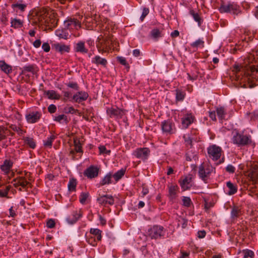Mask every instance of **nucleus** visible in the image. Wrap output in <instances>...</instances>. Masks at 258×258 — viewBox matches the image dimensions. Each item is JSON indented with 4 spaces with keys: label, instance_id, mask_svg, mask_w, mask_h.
Returning a JSON list of instances; mask_svg holds the SVG:
<instances>
[{
    "label": "nucleus",
    "instance_id": "52",
    "mask_svg": "<svg viewBox=\"0 0 258 258\" xmlns=\"http://www.w3.org/2000/svg\"><path fill=\"white\" fill-rule=\"evenodd\" d=\"M47 227L49 228H52L55 225V222L54 220L51 219L47 221L46 223Z\"/></svg>",
    "mask_w": 258,
    "mask_h": 258
},
{
    "label": "nucleus",
    "instance_id": "1",
    "mask_svg": "<svg viewBox=\"0 0 258 258\" xmlns=\"http://www.w3.org/2000/svg\"><path fill=\"white\" fill-rule=\"evenodd\" d=\"M235 72V77L241 87L244 88H252L258 84V70L254 67H250V69L246 73L243 69L238 66H235L234 70Z\"/></svg>",
    "mask_w": 258,
    "mask_h": 258
},
{
    "label": "nucleus",
    "instance_id": "62",
    "mask_svg": "<svg viewBox=\"0 0 258 258\" xmlns=\"http://www.w3.org/2000/svg\"><path fill=\"white\" fill-rule=\"evenodd\" d=\"M41 41L40 39H37L36 40H35L34 42H33V46L35 47V48H38L41 45Z\"/></svg>",
    "mask_w": 258,
    "mask_h": 258
},
{
    "label": "nucleus",
    "instance_id": "54",
    "mask_svg": "<svg viewBox=\"0 0 258 258\" xmlns=\"http://www.w3.org/2000/svg\"><path fill=\"white\" fill-rule=\"evenodd\" d=\"M117 60L119 62V63L123 66L128 65L126 62V59L124 57L122 56H118L117 57Z\"/></svg>",
    "mask_w": 258,
    "mask_h": 258
},
{
    "label": "nucleus",
    "instance_id": "31",
    "mask_svg": "<svg viewBox=\"0 0 258 258\" xmlns=\"http://www.w3.org/2000/svg\"><path fill=\"white\" fill-rule=\"evenodd\" d=\"M226 185L229 189L228 192L229 195H233L237 192V188L232 182L228 181L227 182Z\"/></svg>",
    "mask_w": 258,
    "mask_h": 258
},
{
    "label": "nucleus",
    "instance_id": "63",
    "mask_svg": "<svg viewBox=\"0 0 258 258\" xmlns=\"http://www.w3.org/2000/svg\"><path fill=\"white\" fill-rule=\"evenodd\" d=\"M65 110L67 113H74L76 112V110L72 106L69 107Z\"/></svg>",
    "mask_w": 258,
    "mask_h": 258
},
{
    "label": "nucleus",
    "instance_id": "34",
    "mask_svg": "<svg viewBox=\"0 0 258 258\" xmlns=\"http://www.w3.org/2000/svg\"><path fill=\"white\" fill-rule=\"evenodd\" d=\"M24 142L28 145L30 148L34 149L36 147V144L33 138L26 137L24 138Z\"/></svg>",
    "mask_w": 258,
    "mask_h": 258
},
{
    "label": "nucleus",
    "instance_id": "38",
    "mask_svg": "<svg viewBox=\"0 0 258 258\" xmlns=\"http://www.w3.org/2000/svg\"><path fill=\"white\" fill-rule=\"evenodd\" d=\"M111 174L110 173L107 174L100 183L101 185H104L111 183Z\"/></svg>",
    "mask_w": 258,
    "mask_h": 258
},
{
    "label": "nucleus",
    "instance_id": "13",
    "mask_svg": "<svg viewBox=\"0 0 258 258\" xmlns=\"http://www.w3.org/2000/svg\"><path fill=\"white\" fill-rule=\"evenodd\" d=\"M41 116V113L40 112H31L28 114L26 115V118L28 122L30 123H33L37 122Z\"/></svg>",
    "mask_w": 258,
    "mask_h": 258
},
{
    "label": "nucleus",
    "instance_id": "9",
    "mask_svg": "<svg viewBox=\"0 0 258 258\" xmlns=\"http://www.w3.org/2000/svg\"><path fill=\"white\" fill-rule=\"evenodd\" d=\"M150 151L148 148H140L137 149L133 154L137 158L143 160H146L149 155Z\"/></svg>",
    "mask_w": 258,
    "mask_h": 258
},
{
    "label": "nucleus",
    "instance_id": "39",
    "mask_svg": "<svg viewBox=\"0 0 258 258\" xmlns=\"http://www.w3.org/2000/svg\"><path fill=\"white\" fill-rule=\"evenodd\" d=\"M241 213L240 209L239 207L234 206L231 211V216L233 218L238 217Z\"/></svg>",
    "mask_w": 258,
    "mask_h": 258
},
{
    "label": "nucleus",
    "instance_id": "7",
    "mask_svg": "<svg viewBox=\"0 0 258 258\" xmlns=\"http://www.w3.org/2000/svg\"><path fill=\"white\" fill-rule=\"evenodd\" d=\"M208 153L213 160H217L221 155V149L216 145L210 146L208 149Z\"/></svg>",
    "mask_w": 258,
    "mask_h": 258
},
{
    "label": "nucleus",
    "instance_id": "21",
    "mask_svg": "<svg viewBox=\"0 0 258 258\" xmlns=\"http://www.w3.org/2000/svg\"><path fill=\"white\" fill-rule=\"evenodd\" d=\"M92 62L97 65H101L104 67H106L107 64V61L106 59L101 57L99 55L95 56Z\"/></svg>",
    "mask_w": 258,
    "mask_h": 258
},
{
    "label": "nucleus",
    "instance_id": "61",
    "mask_svg": "<svg viewBox=\"0 0 258 258\" xmlns=\"http://www.w3.org/2000/svg\"><path fill=\"white\" fill-rule=\"evenodd\" d=\"M181 255L178 258H187L188 257L189 253L187 252H184L183 251H181Z\"/></svg>",
    "mask_w": 258,
    "mask_h": 258
},
{
    "label": "nucleus",
    "instance_id": "40",
    "mask_svg": "<svg viewBox=\"0 0 258 258\" xmlns=\"http://www.w3.org/2000/svg\"><path fill=\"white\" fill-rule=\"evenodd\" d=\"M54 120L59 123H61L62 121H64L66 123L69 122L67 116L64 114H61L56 116L54 118Z\"/></svg>",
    "mask_w": 258,
    "mask_h": 258
},
{
    "label": "nucleus",
    "instance_id": "42",
    "mask_svg": "<svg viewBox=\"0 0 258 258\" xmlns=\"http://www.w3.org/2000/svg\"><path fill=\"white\" fill-rule=\"evenodd\" d=\"M151 36L154 38H158L162 37L161 31L159 29H154L151 32Z\"/></svg>",
    "mask_w": 258,
    "mask_h": 258
},
{
    "label": "nucleus",
    "instance_id": "55",
    "mask_svg": "<svg viewBox=\"0 0 258 258\" xmlns=\"http://www.w3.org/2000/svg\"><path fill=\"white\" fill-rule=\"evenodd\" d=\"M67 85L69 87L75 89L76 90H78L79 89V87L76 83L70 82L68 84H67Z\"/></svg>",
    "mask_w": 258,
    "mask_h": 258
},
{
    "label": "nucleus",
    "instance_id": "8",
    "mask_svg": "<svg viewBox=\"0 0 258 258\" xmlns=\"http://www.w3.org/2000/svg\"><path fill=\"white\" fill-rule=\"evenodd\" d=\"M239 7L235 4L232 3L228 4L223 3L219 8L221 13L233 12L236 13L238 10Z\"/></svg>",
    "mask_w": 258,
    "mask_h": 258
},
{
    "label": "nucleus",
    "instance_id": "58",
    "mask_svg": "<svg viewBox=\"0 0 258 258\" xmlns=\"http://www.w3.org/2000/svg\"><path fill=\"white\" fill-rule=\"evenodd\" d=\"M56 34L57 36L61 38H63L65 39H67V35L66 34H64L63 32L60 31V30L56 31Z\"/></svg>",
    "mask_w": 258,
    "mask_h": 258
},
{
    "label": "nucleus",
    "instance_id": "33",
    "mask_svg": "<svg viewBox=\"0 0 258 258\" xmlns=\"http://www.w3.org/2000/svg\"><path fill=\"white\" fill-rule=\"evenodd\" d=\"M55 136L53 135H51L49 137H48L46 141H44V145L46 147L51 148L52 146V144L54 139H55Z\"/></svg>",
    "mask_w": 258,
    "mask_h": 258
},
{
    "label": "nucleus",
    "instance_id": "30",
    "mask_svg": "<svg viewBox=\"0 0 258 258\" xmlns=\"http://www.w3.org/2000/svg\"><path fill=\"white\" fill-rule=\"evenodd\" d=\"M168 187L170 197L172 199L175 198L178 189V186L177 185H171Z\"/></svg>",
    "mask_w": 258,
    "mask_h": 258
},
{
    "label": "nucleus",
    "instance_id": "36",
    "mask_svg": "<svg viewBox=\"0 0 258 258\" xmlns=\"http://www.w3.org/2000/svg\"><path fill=\"white\" fill-rule=\"evenodd\" d=\"M77 185L76 179L72 178L70 179L68 183V188L70 191H75Z\"/></svg>",
    "mask_w": 258,
    "mask_h": 258
},
{
    "label": "nucleus",
    "instance_id": "11",
    "mask_svg": "<svg viewBox=\"0 0 258 258\" xmlns=\"http://www.w3.org/2000/svg\"><path fill=\"white\" fill-rule=\"evenodd\" d=\"M97 201L99 204L104 206L107 204L112 205L114 202L113 197L108 195L99 196L97 198Z\"/></svg>",
    "mask_w": 258,
    "mask_h": 258
},
{
    "label": "nucleus",
    "instance_id": "22",
    "mask_svg": "<svg viewBox=\"0 0 258 258\" xmlns=\"http://www.w3.org/2000/svg\"><path fill=\"white\" fill-rule=\"evenodd\" d=\"M75 51L76 52H81L82 53H86L88 52V49L85 47V42L83 41H79L76 44L75 47Z\"/></svg>",
    "mask_w": 258,
    "mask_h": 258
},
{
    "label": "nucleus",
    "instance_id": "37",
    "mask_svg": "<svg viewBox=\"0 0 258 258\" xmlns=\"http://www.w3.org/2000/svg\"><path fill=\"white\" fill-rule=\"evenodd\" d=\"M125 171V170L121 169L114 174L113 177L114 178L116 181H118L121 178V177L124 175Z\"/></svg>",
    "mask_w": 258,
    "mask_h": 258
},
{
    "label": "nucleus",
    "instance_id": "26",
    "mask_svg": "<svg viewBox=\"0 0 258 258\" xmlns=\"http://www.w3.org/2000/svg\"><path fill=\"white\" fill-rule=\"evenodd\" d=\"M28 184H30V183L26 180L24 177H20L17 179V182L14 183V186L16 187L18 186H21L22 187L25 188Z\"/></svg>",
    "mask_w": 258,
    "mask_h": 258
},
{
    "label": "nucleus",
    "instance_id": "44",
    "mask_svg": "<svg viewBox=\"0 0 258 258\" xmlns=\"http://www.w3.org/2000/svg\"><path fill=\"white\" fill-rule=\"evenodd\" d=\"M87 241L89 244L92 246H96L97 245V239L96 238L91 235L90 236H88L87 238Z\"/></svg>",
    "mask_w": 258,
    "mask_h": 258
},
{
    "label": "nucleus",
    "instance_id": "18",
    "mask_svg": "<svg viewBox=\"0 0 258 258\" xmlns=\"http://www.w3.org/2000/svg\"><path fill=\"white\" fill-rule=\"evenodd\" d=\"M64 24L68 28L73 29L77 27H80L81 24L78 20L75 19H70L64 22Z\"/></svg>",
    "mask_w": 258,
    "mask_h": 258
},
{
    "label": "nucleus",
    "instance_id": "28",
    "mask_svg": "<svg viewBox=\"0 0 258 258\" xmlns=\"http://www.w3.org/2000/svg\"><path fill=\"white\" fill-rule=\"evenodd\" d=\"M90 234L93 235V236L96 237L97 241L101 240V231L98 229L91 228L90 229Z\"/></svg>",
    "mask_w": 258,
    "mask_h": 258
},
{
    "label": "nucleus",
    "instance_id": "43",
    "mask_svg": "<svg viewBox=\"0 0 258 258\" xmlns=\"http://www.w3.org/2000/svg\"><path fill=\"white\" fill-rule=\"evenodd\" d=\"M243 252L244 254L243 258H248V257H250V258H254V254L252 250L249 249H245L243 250Z\"/></svg>",
    "mask_w": 258,
    "mask_h": 258
},
{
    "label": "nucleus",
    "instance_id": "25",
    "mask_svg": "<svg viewBox=\"0 0 258 258\" xmlns=\"http://www.w3.org/2000/svg\"><path fill=\"white\" fill-rule=\"evenodd\" d=\"M22 73L25 74L27 72L32 73L33 74L37 73V68L34 65H29L24 66L22 68Z\"/></svg>",
    "mask_w": 258,
    "mask_h": 258
},
{
    "label": "nucleus",
    "instance_id": "57",
    "mask_svg": "<svg viewBox=\"0 0 258 258\" xmlns=\"http://www.w3.org/2000/svg\"><path fill=\"white\" fill-rule=\"evenodd\" d=\"M42 48L46 52H49L50 49L49 44L47 42L44 43L42 44Z\"/></svg>",
    "mask_w": 258,
    "mask_h": 258
},
{
    "label": "nucleus",
    "instance_id": "5",
    "mask_svg": "<svg viewBox=\"0 0 258 258\" xmlns=\"http://www.w3.org/2000/svg\"><path fill=\"white\" fill-rule=\"evenodd\" d=\"M212 171V166L208 164L203 163L199 167V174L200 177L205 182H206Z\"/></svg>",
    "mask_w": 258,
    "mask_h": 258
},
{
    "label": "nucleus",
    "instance_id": "23",
    "mask_svg": "<svg viewBox=\"0 0 258 258\" xmlns=\"http://www.w3.org/2000/svg\"><path fill=\"white\" fill-rule=\"evenodd\" d=\"M0 68L2 71L7 74L11 73L12 71V67L3 60L0 61Z\"/></svg>",
    "mask_w": 258,
    "mask_h": 258
},
{
    "label": "nucleus",
    "instance_id": "4",
    "mask_svg": "<svg viewBox=\"0 0 258 258\" xmlns=\"http://www.w3.org/2000/svg\"><path fill=\"white\" fill-rule=\"evenodd\" d=\"M111 44V40L109 38L101 39L98 38V40L96 42V47L99 52L103 53L104 52H108L111 49L110 45Z\"/></svg>",
    "mask_w": 258,
    "mask_h": 258
},
{
    "label": "nucleus",
    "instance_id": "46",
    "mask_svg": "<svg viewBox=\"0 0 258 258\" xmlns=\"http://www.w3.org/2000/svg\"><path fill=\"white\" fill-rule=\"evenodd\" d=\"M186 146L187 147L191 148L192 147V139L188 136L184 135L183 137Z\"/></svg>",
    "mask_w": 258,
    "mask_h": 258
},
{
    "label": "nucleus",
    "instance_id": "45",
    "mask_svg": "<svg viewBox=\"0 0 258 258\" xmlns=\"http://www.w3.org/2000/svg\"><path fill=\"white\" fill-rule=\"evenodd\" d=\"M204 42L201 39H198L191 44V46L194 48H198L199 47H204Z\"/></svg>",
    "mask_w": 258,
    "mask_h": 258
},
{
    "label": "nucleus",
    "instance_id": "41",
    "mask_svg": "<svg viewBox=\"0 0 258 258\" xmlns=\"http://www.w3.org/2000/svg\"><path fill=\"white\" fill-rule=\"evenodd\" d=\"M217 114L220 119H223L225 115V110L223 107L217 108Z\"/></svg>",
    "mask_w": 258,
    "mask_h": 258
},
{
    "label": "nucleus",
    "instance_id": "59",
    "mask_svg": "<svg viewBox=\"0 0 258 258\" xmlns=\"http://www.w3.org/2000/svg\"><path fill=\"white\" fill-rule=\"evenodd\" d=\"M48 110L51 113H54L56 110V107L54 105L51 104L48 106Z\"/></svg>",
    "mask_w": 258,
    "mask_h": 258
},
{
    "label": "nucleus",
    "instance_id": "53",
    "mask_svg": "<svg viewBox=\"0 0 258 258\" xmlns=\"http://www.w3.org/2000/svg\"><path fill=\"white\" fill-rule=\"evenodd\" d=\"M149 10L148 8H144L143 10L142 14L140 17V19L143 21L145 17L149 14Z\"/></svg>",
    "mask_w": 258,
    "mask_h": 258
},
{
    "label": "nucleus",
    "instance_id": "16",
    "mask_svg": "<svg viewBox=\"0 0 258 258\" xmlns=\"http://www.w3.org/2000/svg\"><path fill=\"white\" fill-rule=\"evenodd\" d=\"M195 117L191 113L186 114L182 118V125L184 128H186L188 126L194 122Z\"/></svg>",
    "mask_w": 258,
    "mask_h": 258
},
{
    "label": "nucleus",
    "instance_id": "20",
    "mask_svg": "<svg viewBox=\"0 0 258 258\" xmlns=\"http://www.w3.org/2000/svg\"><path fill=\"white\" fill-rule=\"evenodd\" d=\"M191 178L186 177L181 181H180V186L183 190L189 189L191 186Z\"/></svg>",
    "mask_w": 258,
    "mask_h": 258
},
{
    "label": "nucleus",
    "instance_id": "27",
    "mask_svg": "<svg viewBox=\"0 0 258 258\" xmlns=\"http://www.w3.org/2000/svg\"><path fill=\"white\" fill-rule=\"evenodd\" d=\"M44 94L46 95L50 99H59L60 98V95L54 90L45 91Z\"/></svg>",
    "mask_w": 258,
    "mask_h": 258
},
{
    "label": "nucleus",
    "instance_id": "29",
    "mask_svg": "<svg viewBox=\"0 0 258 258\" xmlns=\"http://www.w3.org/2000/svg\"><path fill=\"white\" fill-rule=\"evenodd\" d=\"M11 27L14 28H19L23 26V22L20 19H12L11 22Z\"/></svg>",
    "mask_w": 258,
    "mask_h": 258
},
{
    "label": "nucleus",
    "instance_id": "51",
    "mask_svg": "<svg viewBox=\"0 0 258 258\" xmlns=\"http://www.w3.org/2000/svg\"><path fill=\"white\" fill-rule=\"evenodd\" d=\"M99 152L100 154H109L110 150H107L105 146H101L99 147Z\"/></svg>",
    "mask_w": 258,
    "mask_h": 258
},
{
    "label": "nucleus",
    "instance_id": "47",
    "mask_svg": "<svg viewBox=\"0 0 258 258\" xmlns=\"http://www.w3.org/2000/svg\"><path fill=\"white\" fill-rule=\"evenodd\" d=\"M89 197L88 193L87 192H82L81 193L80 197V202L81 204H84L87 200V199Z\"/></svg>",
    "mask_w": 258,
    "mask_h": 258
},
{
    "label": "nucleus",
    "instance_id": "15",
    "mask_svg": "<svg viewBox=\"0 0 258 258\" xmlns=\"http://www.w3.org/2000/svg\"><path fill=\"white\" fill-rule=\"evenodd\" d=\"M161 126L163 132L169 134H172L174 128V124L170 120L162 122Z\"/></svg>",
    "mask_w": 258,
    "mask_h": 258
},
{
    "label": "nucleus",
    "instance_id": "24",
    "mask_svg": "<svg viewBox=\"0 0 258 258\" xmlns=\"http://www.w3.org/2000/svg\"><path fill=\"white\" fill-rule=\"evenodd\" d=\"M74 143L75 146L74 150L71 151L70 154L73 155L75 152L77 153H82L83 151L80 141L78 139H74Z\"/></svg>",
    "mask_w": 258,
    "mask_h": 258
},
{
    "label": "nucleus",
    "instance_id": "60",
    "mask_svg": "<svg viewBox=\"0 0 258 258\" xmlns=\"http://www.w3.org/2000/svg\"><path fill=\"white\" fill-rule=\"evenodd\" d=\"M206 232L205 230H201L198 232V236L199 238H203L205 237Z\"/></svg>",
    "mask_w": 258,
    "mask_h": 258
},
{
    "label": "nucleus",
    "instance_id": "12",
    "mask_svg": "<svg viewBox=\"0 0 258 258\" xmlns=\"http://www.w3.org/2000/svg\"><path fill=\"white\" fill-rule=\"evenodd\" d=\"M99 170L97 167L91 166L86 169L84 175L89 178H95L98 176Z\"/></svg>",
    "mask_w": 258,
    "mask_h": 258
},
{
    "label": "nucleus",
    "instance_id": "2",
    "mask_svg": "<svg viewBox=\"0 0 258 258\" xmlns=\"http://www.w3.org/2000/svg\"><path fill=\"white\" fill-rule=\"evenodd\" d=\"M47 15L48 14L44 11L38 13L36 18L37 20L35 22L48 27H55L57 22H55V19H54V15H50L48 18Z\"/></svg>",
    "mask_w": 258,
    "mask_h": 258
},
{
    "label": "nucleus",
    "instance_id": "6",
    "mask_svg": "<svg viewBox=\"0 0 258 258\" xmlns=\"http://www.w3.org/2000/svg\"><path fill=\"white\" fill-rule=\"evenodd\" d=\"M233 142L239 146H244L250 143L251 141L250 137L237 133L233 137Z\"/></svg>",
    "mask_w": 258,
    "mask_h": 258
},
{
    "label": "nucleus",
    "instance_id": "10",
    "mask_svg": "<svg viewBox=\"0 0 258 258\" xmlns=\"http://www.w3.org/2000/svg\"><path fill=\"white\" fill-rule=\"evenodd\" d=\"M107 113L111 117L121 118L125 114V110L117 107H111L107 109Z\"/></svg>",
    "mask_w": 258,
    "mask_h": 258
},
{
    "label": "nucleus",
    "instance_id": "64",
    "mask_svg": "<svg viewBox=\"0 0 258 258\" xmlns=\"http://www.w3.org/2000/svg\"><path fill=\"white\" fill-rule=\"evenodd\" d=\"M209 116L213 120H216V113L215 111L210 112Z\"/></svg>",
    "mask_w": 258,
    "mask_h": 258
},
{
    "label": "nucleus",
    "instance_id": "3",
    "mask_svg": "<svg viewBox=\"0 0 258 258\" xmlns=\"http://www.w3.org/2000/svg\"><path fill=\"white\" fill-rule=\"evenodd\" d=\"M165 229L160 225H154L148 230V236L151 239H157L163 237L165 233Z\"/></svg>",
    "mask_w": 258,
    "mask_h": 258
},
{
    "label": "nucleus",
    "instance_id": "32",
    "mask_svg": "<svg viewBox=\"0 0 258 258\" xmlns=\"http://www.w3.org/2000/svg\"><path fill=\"white\" fill-rule=\"evenodd\" d=\"M189 14L192 16L195 21L198 23L200 26L202 22V20L198 13L195 12L193 10L189 11Z\"/></svg>",
    "mask_w": 258,
    "mask_h": 258
},
{
    "label": "nucleus",
    "instance_id": "17",
    "mask_svg": "<svg viewBox=\"0 0 258 258\" xmlns=\"http://www.w3.org/2000/svg\"><path fill=\"white\" fill-rule=\"evenodd\" d=\"M53 47L55 51L59 52L61 53L64 52H69L70 50V47L69 45H65L61 43H56L53 45Z\"/></svg>",
    "mask_w": 258,
    "mask_h": 258
},
{
    "label": "nucleus",
    "instance_id": "50",
    "mask_svg": "<svg viewBox=\"0 0 258 258\" xmlns=\"http://www.w3.org/2000/svg\"><path fill=\"white\" fill-rule=\"evenodd\" d=\"M6 131L7 130L5 127L0 126V141L6 138Z\"/></svg>",
    "mask_w": 258,
    "mask_h": 258
},
{
    "label": "nucleus",
    "instance_id": "14",
    "mask_svg": "<svg viewBox=\"0 0 258 258\" xmlns=\"http://www.w3.org/2000/svg\"><path fill=\"white\" fill-rule=\"evenodd\" d=\"M88 97L87 93L84 91L77 92L73 97V100L77 103H81L87 100Z\"/></svg>",
    "mask_w": 258,
    "mask_h": 258
},
{
    "label": "nucleus",
    "instance_id": "56",
    "mask_svg": "<svg viewBox=\"0 0 258 258\" xmlns=\"http://www.w3.org/2000/svg\"><path fill=\"white\" fill-rule=\"evenodd\" d=\"M235 168L232 165H228L226 168V171L230 173H233L235 172Z\"/></svg>",
    "mask_w": 258,
    "mask_h": 258
},
{
    "label": "nucleus",
    "instance_id": "19",
    "mask_svg": "<svg viewBox=\"0 0 258 258\" xmlns=\"http://www.w3.org/2000/svg\"><path fill=\"white\" fill-rule=\"evenodd\" d=\"M13 166V162L8 160H5L3 164L1 166V170L6 174H8Z\"/></svg>",
    "mask_w": 258,
    "mask_h": 258
},
{
    "label": "nucleus",
    "instance_id": "35",
    "mask_svg": "<svg viewBox=\"0 0 258 258\" xmlns=\"http://www.w3.org/2000/svg\"><path fill=\"white\" fill-rule=\"evenodd\" d=\"M185 93L184 92L179 90H176V99L177 101H182L185 97Z\"/></svg>",
    "mask_w": 258,
    "mask_h": 258
},
{
    "label": "nucleus",
    "instance_id": "48",
    "mask_svg": "<svg viewBox=\"0 0 258 258\" xmlns=\"http://www.w3.org/2000/svg\"><path fill=\"white\" fill-rule=\"evenodd\" d=\"M12 7L13 8H18L21 11H24L25 8H26V5L25 4H13L12 5Z\"/></svg>",
    "mask_w": 258,
    "mask_h": 258
},
{
    "label": "nucleus",
    "instance_id": "49",
    "mask_svg": "<svg viewBox=\"0 0 258 258\" xmlns=\"http://www.w3.org/2000/svg\"><path fill=\"white\" fill-rule=\"evenodd\" d=\"M183 206L189 207L191 203L190 199L189 197H183L182 199Z\"/></svg>",
    "mask_w": 258,
    "mask_h": 258
}]
</instances>
